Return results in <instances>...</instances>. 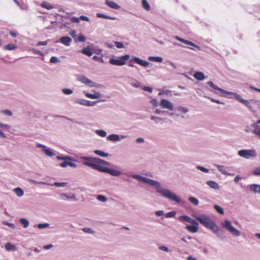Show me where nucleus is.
<instances>
[{
    "label": "nucleus",
    "mask_w": 260,
    "mask_h": 260,
    "mask_svg": "<svg viewBox=\"0 0 260 260\" xmlns=\"http://www.w3.org/2000/svg\"><path fill=\"white\" fill-rule=\"evenodd\" d=\"M206 183L212 188H213L214 189H219L218 184L214 181L209 180V181H208L206 182Z\"/></svg>",
    "instance_id": "bb28decb"
},
{
    "label": "nucleus",
    "mask_w": 260,
    "mask_h": 260,
    "mask_svg": "<svg viewBox=\"0 0 260 260\" xmlns=\"http://www.w3.org/2000/svg\"><path fill=\"white\" fill-rule=\"evenodd\" d=\"M105 101H106V100H99L97 101H90L87 100L86 106H88V107L94 106L96 104V103H98L99 102H104Z\"/></svg>",
    "instance_id": "c85d7f7f"
},
{
    "label": "nucleus",
    "mask_w": 260,
    "mask_h": 260,
    "mask_svg": "<svg viewBox=\"0 0 260 260\" xmlns=\"http://www.w3.org/2000/svg\"><path fill=\"white\" fill-rule=\"evenodd\" d=\"M131 177L140 180L145 183H147L151 186L156 187V192L161 194L163 197L167 198L171 201L180 204L181 202L180 199L173 192L168 189L164 188L161 187V184L157 181L143 177L139 174H133Z\"/></svg>",
    "instance_id": "f257e3e1"
},
{
    "label": "nucleus",
    "mask_w": 260,
    "mask_h": 260,
    "mask_svg": "<svg viewBox=\"0 0 260 260\" xmlns=\"http://www.w3.org/2000/svg\"><path fill=\"white\" fill-rule=\"evenodd\" d=\"M68 161L69 160L64 161L60 163L59 166L62 168H66L68 166Z\"/></svg>",
    "instance_id": "774afa93"
},
{
    "label": "nucleus",
    "mask_w": 260,
    "mask_h": 260,
    "mask_svg": "<svg viewBox=\"0 0 260 260\" xmlns=\"http://www.w3.org/2000/svg\"><path fill=\"white\" fill-rule=\"evenodd\" d=\"M207 84L210 86V87L212 88H208L210 91L214 92L216 94L218 93V92H220L222 94L223 96L230 98V94L232 93L231 91H228L220 87H218L211 81H208L207 82Z\"/></svg>",
    "instance_id": "0eeeda50"
},
{
    "label": "nucleus",
    "mask_w": 260,
    "mask_h": 260,
    "mask_svg": "<svg viewBox=\"0 0 260 260\" xmlns=\"http://www.w3.org/2000/svg\"><path fill=\"white\" fill-rule=\"evenodd\" d=\"M81 159L84 160L83 162V164L84 165L101 172L102 166L98 165V158L88 156H82Z\"/></svg>",
    "instance_id": "20e7f679"
},
{
    "label": "nucleus",
    "mask_w": 260,
    "mask_h": 260,
    "mask_svg": "<svg viewBox=\"0 0 260 260\" xmlns=\"http://www.w3.org/2000/svg\"><path fill=\"white\" fill-rule=\"evenodd\" d=\"M231 93H232L230 94V98H231V95H233L234 96V97H235V98H236V99H237L239 102H240V103H242V104H243V102L246 100H245V99H243V98H242V96H241L240 94H238V93H236V92H231Z\"/></svg>",
    "instance_id": "cd10ccee"
},
{
    "label": "nucleus",
    "mask_w": 260,
    "mask_h": 260,
    "mask_svg": "<svg viewBox=\"0 0 260 260\" xmlns=\"http://www.w3.org/2000/svg\"><path fill=\"white\" fill-rule=\"evenodd\" d=\"M178 219L190 223V224H187L185 226V229L190 233H195L198 231L199 223L188 215L180 216Z\"/></svg>",
    "instance_id": "f03ea898"
},
{
    "label": "nucleus",
    "mask_w": 260,
    "mask_h": 260,
    "mask_svg": "<svg viewBox=\"0 0 260 260\" xmlns=\"http://www.w3.org/2000/svg\"><path fill=\"white\" fill-rule=\"evenodd\" d=\"M253 174L255 175H260V167H257L253 171Z\"/></svg>",
    "instance_id": "69168bd1"
},
{
    "label": "nucleus",
    "mask_w": 260,
    "mask_h": 260,
    "mask_svg": "<svg viewBox=\"0 0 260 260\" xmlns=\"http://www.w3.org/2000/svg\"><path fill=\"white\" fill-rule=\"evenodd\" d=\"M259 102L258 101H256V100H245L244 102H243V104L246 106L250 111H252V112H254V108H253V105H256L257 104V103H258Z\"/></svg>",
    "instance_id": "2eb2a0df"
},
{
    "label": "nucleus",
    "mask_w": 260,
    "mask_h": 260,
    "mask_svg": "<svg viewBox=\"0 0 260 260\" xmlns=\"http://www.w3.org/2000/svg\"><path fill=\"white\" fill-rule=\"evenodd\" d=\"M131 84L132 86H133V87H136V88H141V83L139 81H137V80H136L134 82H132L131 83Z\"/></svg>",
    "instance_id": "603ef678"
},
{
    "label": "nucleus",
    "mask_w": 260,
    "mask_h": 260,
    "mask_svg": "<svg viewBox=\"0 0 260 260\" xmlns=\"http://www.w3.org/2000/svg\"><path fill=\"white\" fill-rule=\"evenodd\" d=\"M49 226L48 223H39L37 225V226L40 229H45Z\"/></svg>",
    "instance_id": "3c124183"
},
{
    "label": "nucleus",
    "mask_w": 260,
    "mask_h": 260,
    "mask_svg": "<svg viewBox=\"0 0 260 260\" xmlns=\"http://www.w3.org/2000/svg\"><path fill=\"white\" fill-rule=\"evenodd\" d=\"M94 153L95 154L99 155L101 157H107L109 156L108 153H106V152H105L102 150H95L94 151Z\"/></svg>",
    "instance_id": "c9c22d12"
},
{
    "label": "nucleus",
    "mask_w": 260,
    "mask_h": 260,
    "mask_svg": "<svg viewBox=\"0 0 260 260\" xmlns=\"http://www.w3.org/2000/svg\"><path fill=\"white\" fill-rule=\"evenodd\" d=\"M96 16L98 18H102L107 19H110V20H116V18L115 17L110 16L107 15L103 14V13H96Z\"/></svg>",
    "instance_id": "a878e982"
},
{
    "label": "nucleus",
    "mask_w": 260,
    "mask_h": 260,
    "mask_svg": "<svg viewBox=\"0 0 260 260\" xmlns=\"http://www.w3.org/2000/svg\"><path fill=\"white\" fill-rule=\"evenodd\" d=\"M148 60L150 61L161 62L163 60V59L161 57L159 56H149L148 57Z\"/></svg>",
    "instance_id": "7c9ffc66"
},
{
    "label": "nucleus",
    "mask_w": 260,
    "mask_h": 260,
    "mask_svg": "<svg viewBox=\"0 0 260 260\" xmlns=\"http://www.w3.org/2000/svg\"><path fill=\"white\" fill-rule=\"evenodd\" d=\"M101 172L108 173L113 176L117 177L119 176L121 173L118 170H116L113 169L109 168L102 166L101 170Z\"/></svg>",
    "instance_id": "f8f14e48"
},
{
    "label": "nucleus",
    "mask_w": 260,
    "mask_h": 260,
    "mask_svg": "<svg viewBox=\"0 0 260 260\" xmlns=\"http://www.w3.org/2000/svg\"><path fill=\"white\" fill-rule=\"evenodd\" d=\"M3 224L4 225H7L10 228H12L13 229L15 228V225H14V224H13L12 223H10L7 221H3Z\"/></svg>",
    "instance_id": "bf43d9fd"
},
{
    "label": "nucleus",
    "mask_w": 260,
    "mask_h": 260,
    "mask_svg": "<svg viewBox=\"0 0 260 260\" xmlns=\"http://www.w3.org/2000/svg\"><path fill=\"white\" fill-rule=\"evenodd\" d=\"M77 79L78 81L81 82V83H82L86 85L88 84V82L89 80V79H88L87 78H86V77H85L84 76H79L77 77Z\"/></svg>",
    "instance_id": "c756f323"
},
{
    "label": "nucleus",
    "mask_w": 260,
    "mask_h": 260,
    "mask_svg": "<svg viewBox=\"0 0 260 260\" xmlns=\"http://www.w3.org/2000/svg\"><path fill=\"white\" fill-rule=\"evenodd\" d=\"M143 89L144 91H148L150 93H151L152 92V88L151 87H149V86H144L143 88Z\"/></svg>",
    "instance_id": "0e129e2a"
},
{
    "label": "nucleus",
    "mask_w": 260,
    "mask_h": 260,
    "mask_svg": "<svg viewBox=\"0 0 260 260\" xmlns=\"http://www.w3.org/2000/svg\"><path fill=\"white\" fill-rule=\"evenodd\" d=\"M81 53L84 55H87V56H91L93 54V52L91 49L90 46H87L86 47L83 48L81 51Z\"/></svg>",
    "instance_id": "a211bd4d"
},
{
    "label": "nucleus",
    "mask_w": 260,
    "mask_h": 260,
    "mask_svg": "<svg viewBox=\"0 0 260 260\" xmlns=\"http://www.w3.org/2000/svg\"><path fill=\"white\" fill-rule=\"evenodd\" d=\"M250 190L254 193L260 192V185L256 184H252L249 185Z\"/></svg>",
    "instance_id": "b1692460"
},
{
    "label": "nucleus",
    "mask_w": 260,
    "mask_h": 260,
    "mask_svg": "<svg viewBox=\"0 0 260 260\" xmlns=\"http://www.w3.org/2000/svg\"><path fill=\"white\" fill-rule=\"evenodd\" d=\"M17 46L13 43L8 44L4 47V50H15Z\"/></svg>",
    "instance_id": "473e14b6"
},
{
    "label": "nucleus",
    "mask_w": 260,
    "mask_h": 260,
    "mask_svg": "<svg viewBox=\"0 0 260 260\" xmlns=\"http://www.w3.org/2000/svg\"><path fill=\"white\" fill-rule=\"evenodd\" d=\"M70 26H71V23L70 22H65L63 24H62L61 25V26H60V28L61 29H63V28H70Z\"/></svg>",
    "instance_id": "052dcab7"
},
{
    "label": "nucleus",
    "mask_w": 260,
    "mask_h": 260,
    "mask_svg": "<svg viewBox=\"0 0 260 260\" xmlns=\"http://www.w3.org/2000/svg\"><path fill=\"white\" fill-rule=\"evenodd\" d=\"M19 221L23 225L24 228H26L29 225V221L25 218H20Z\"/></svg>",
    "instance_id": "4c0bfd02"
},
{
    "label": "nucleus",
    "mask_w": 260,
    "mask_h": 260,
    "mask_svg": "<svg viewBox=\"0 0 260 260\" xmlns=\"http://www.w3.org/2000/svg\"><path fill=\"white\" fill-rule=\"evenodd\" d=\"M67 184V183L66 182H55L53 184V185L56 187H65Z\"/></svg>",
    "instance_id": "de8ad7c7"
},
{
    "label": "nucleus",
    "mask_w": 260,
    "mask_h": 260,
    "mask_svg": "<svg viewBox=\"0 0 260 260\" xmlns=\"http://www.w3.org/2000/svg\"><path fill=\"white\" fill-rule=\"evenodd\" d=\"M86 100L82 99H77L74 101V103L78 104L82 106H86Z\"/></svg>",
    "instance_id": "e433bc0d"
},
{
    "label": "nucleus",
    "mask_w": 260,
    "mask_h": 260,
    "mask_svg": "<svg viewBox=\"0 0 260 260\" xmlns=\"http://www.w3.org/2000/svg\"><path fill=\"white\" fill-rule=\"evenodd\" d=\"M222 228L225 229L229 232L231 233L234 236L239 237L241 235V232L240 231L234 227L231 221L228 219H225L221 223Z\"/></svg>",
    "instance_id": "6e6552de"
},
{
    "label": "nucleus",
    "mask_w": 260,
    "mask_h": 260,
    "mask_svg": "<svg viewBox=\"0 0 260 260\" xmlns=\"http://www.w3.org/2000/svg\"><path fill=\"white\" fill-rule=\"evenodd\" d=\"M180 42H181L182 43H184L185 44L193 46V47H196V48H197L199 50H201V47L200 46L194 44V43H193V42H192L191 41L185 40V39H183L182 38H181Z\"/></svg>",
    "instance_id": "4be33fe9"
},
{
    "label": "nucleus",
    "mask_w": 260,
    "mask_h": 260,
    "mask_svg": "<svg viewBox=\"0 0 260 260\" xmlns=\"http://www.w3.org/2000/svg\"><path fill=\"white\" fill-rule=\"evenodd\" d=\"M176 213L175 211H170L165 214V216L166 218H171L175 216Z\"/></svg>",
    "instance_id": "49530a36"
},
{
    "label": "nucleus",
    "mask_w": 260,
    "mask_h": 260,
    "mask_svg": "<svg viewBox=\"0 0 260 260\" xmlns=\"http://www.w3.org/2000/svg\"><path fill=\"white\" fill-rule=\"evenodd\" d=\"M207 84L210 86V87L212 88H208L210 91L214 92L216 94L218 93V92H220L222 94L223 96L230 98V94L232 93L231 91H228L220 87H218L211 81H208L207 82Z\"/></svg>",
    "instance_id": "423d86ee"
},
{
    "label": "nucleus",
    "mask_w": 260,
    "mask_h": 260,
    "mask_svg": "<svg viewBox=\"0 0 260 260\" xmlns=\"http://www.w3.org/2000/svg\"><path fill=\"white\" fill-rule=\"evenodd\" d=\"M56 158L58 160H70L76 161L75 159H74L72 157L68 155H58L56 156Z\"/></svg>",
    "instance_id": "412c9836"
},
{
    "label": "nucleus",
    "mask_w": 260,
    "mask_h": 260,
    "mask_svg": "<svg viewBox=\"0 0 260 260\" xmlns=\"http://www.w3.org/2000/svg\"><path fill=\"white\" fill-rule=\"evenodd\" d=\"M61 197H65L66 198V199H68V200H76V197L73 196H68L67 193H62L61 194Z\"/></svg>",
    "instance_id": "4d7b16f0"
},
{
    "label": "nucleus",
    "mask_w": 260,
    "mask_h": 260,
    "mask_svg": "<svg viewBox=\"0 0 260 260\" xmlns=\"http://www.w3.org/2000/svg\"><path fill=\"white\" fill-rule=\"evenodd\" d=\"M127 137L125 135H118L117 134H111L107 136V139L112 142L119 141L121 139H124Z\"/></svg>",
    "instance_id": "4468645a"
},
{
    "label": "nucleus",
    "mask_w": 260,
    "mask_h": 260,
    "mask_svg": "<svg viewBox=\"0 0 260 260\" xmlns=\"http://www.w3.org/2000/svg\"><path fill=\"white\" fill-rule=\"evenodd\" d=\"M215 166L216 167L218 170L219 171H220L223 175H228V176L232 175V174L231 173L228 172L224 169V167L223 166L219 165H215ZM233 175V174H232V175Z\"/></svg>",
    "instance_id": "393cba45"
},
{
    "label": "nucleus",
    "mask_w": 260,
    "mask_h": 260,
    "mask_svg": "<svg viewBox=\"0 0 260 260\" xmlns=\"http://www.w3.org/2000/svg\"><path fill=\"white\" fill-rule=\"evenodd\" d=\"M83 231L86 233L93 234L95 233L94 231L91 228H84L83 229Z\"/></svg>",
    "instance_id": "8fccbe9b"
},
{
    "label": "nucleus",
    "mask_w": 260,
    "mask_h": 260,
    "mask_svg": "<svg viewBox=\"0 0 260 260\" xmlns=\"http://www.w3.org/2000/svg\"><path fill=\"white\" fill-rule=\"evenodd\" d=\"M193 77L199 81H203L205 79L204 74L202 72H196L193 75Z\"/></svg>",
    "instance_id": "aec40b11"
},
{
    "label": "nucleus",
    "mask_w": 260,
    "mask_h": 260,
    "mask_svg": "<svg viewBox=\"0 0 260 260\" xmlns=\"http://www.w3.org/2000/svg\"><path fill=\"white\" fill-rule=\"evenodd\" d=\"M40 6L41 7L47 10H51L53 8V7L47 2H43Z\"/></svg>",
    "instance_id": "f704fd0d"
},
{
    "label": "nucleus",
    "mask_w": 260,
    "mask_h": 260,
    "mask_svg": "<svg viewBox=\"0 0 260 260\" xmlns=\"http://www.w3.org/2000/svg\"><path fill=\"white\" fill-rule=\"evenodd\" d=\"M98 165L101 166V165H104V166H109L110 165V163L109 162H107L102 159L98 158Z\"/></svg>",
    "instance_id": "37998d69"
},
{
    "label": "nucleus",
    "mask_w": 260,
    "mask_h": 260,
    "mask_svg": "<svg viewBox=\"0 0 260 260\" xmlns=\"http://www.w3.org/2000/svg\"><path fill=\"white\" fill-rule=\"evenodd\" d=\"M61 91L66 95H70L73 93V90L70 88H63Z\"/></svg>",
    "instance_id": "a18cd8bd"
},
{
    "label": "nucleus",
    "mask_w": 260,
    "mask_h": 260,
    "mask_svg": "<svg viewBox=\"0 0 260 260\" xmlns=\"http://www.w3.org/2000/svg\"><path fill=\"white\" fill-rule=\"evenodd\" d=\"M214 208L216 210V211L220 214H224V210L222 208H221L220 206L217 205H214Z\"/></svg>",
    "instance_id": "c03bdc74"
},
{
    "label": "nucleus",
    "mask_w": 260,
    "mask_h": 260,
    "mask_svg": "<svg viewBox=\"0 0 260 260\" xmlns=\"http://www.w3.org/2000/svg\"><path fill=\"white\" fill-rule=\"evenodd\" d=\"M42 151L45 154L48 156L51 157L55 155V154L52 151V149L50 148L47 147L45 149H42Z\"/></svg>",
    "instance_id": "2f4dec72"
},
{
    "label": "nucleus",
    "mask_w": 260,
    "mask_h": 260,
    "mask_svg": "<svg viewBox=\"0 0 260 260\" xmlns=\"http://www.w3.org/2000/svg\"><path fill=\"white\" fill-rule=\"evenodd\" d=\"M188 201L194 205L197 206L199 204V200L195 197L190 196L188 198Z\"/></svg>",
    "instance_id": "58836bf2"
},
{
    "label": "nucleus",
    "mask_w": 260,
    "mask_h": 260,
    "mask_svg": "<svg viewBox=\"0 0 260 260\" xmlns=\"http://www.w3.org/2000/svg\"><path fill=\"white\" fill-rule=\"evenodd\" d=\"M210 230L220 239L223 240L225 238L224 232L216 223L213 226V228Z\"/></svg>",
    "instance_id": "ddd939ff"
},
{
    "label": "nucleus",
    "mask_w": 260,
    "mask_h": 260,
    "mask_svg": "<svg viewBox=\"0 0 260 260\" xmlns=\"http://www.w3.org/2000/svg\"><path fill=\"white\" fill-rule=\"evenodd\" d=\"M5 248L7 251H15L17 250L16 245L11 242H8L5 244Z\"/></svg>",
    "instance_id": "5701e85b"
},
{
    "label": "nucleus",
    "mask_w": 260,
    "mask_h": 260,
    "mask_svg": "<svg viewBox=\"0 0 260 260\" xmlns=\"http://www.w3.org/2000/svg\"><path fill=\"white\" fill-rule=\"evenodd\" d=\"M77 40L79 42H83L85 41V37L83 35H80L77 38Z\"/></svg>",
    "instance_id": "e2e57ef3"
},
{
    "label": "nucleus",
    "mask_w": 260,
    "mask_h": 260,
    "mask_svg": "<svg viewBox=\"0 0 260 260\" xmlns=\"http://www.w3.org/2000/svg\"><path fill=\"white\" fill-rule=\"evenodd\" d=\"M238 154L245 159H249L251 157H255L257 154L253 149H242L238 151Z\"/></svg>",
    "instance_id": "9d476101"
},
{
    "label": "nucleus",
    "mask_w": 260,
    "mask_h": 260,
    "mask_svg": "<svg viewBox=\"0 0 260 260\" xmlns=\"http://www.w3.org/2000/svg\"><path fill=\"white\" fill-rule=\"evenodd\" d=\"M207 84L210 86V87L212 88H208L210 91L214 92L216 94L218 93V92H220L222 94L223 96L230 98V94L232 93L231 91H228L220 87H218L211 81H208L207 82Z\"/></svg>",
    "instance_id": "39448f33"
},
{
    "label": "nucleus",
    "mask_w": 260,
    "mask_h": 260,
    "mask_svg": "<svg viewBox=\"0 0 260 260\" xmlns=\"http://www.w3.org/2000/svg\"><path fill=\"white\" fill-rule=\"evenodd\" d=\"M14 191L18 197H21L24 194L23 189L20 187H16L14 189Z\"/></svg>",
    "instance_id": "72a5a7b5"
},
{
    "label": "nucleus",
    "mask_w": 260,
    "mask_h": 260,
    "mask_svg": "<svg viewBox=\"0 0 260 260\" xmlns=\"http://www.w3.org/2000/svg\"><path fill=\"white\" fill-rule=\"evenodd\" d=\"M105 4L111 8L114 9L118 10L120 8V6L119 5L113 1L106 0Z\"/></svg>",
    "instance_id": "6ab92c4d"
},
{
    "label": "nucleus",
    "mask_w": 260,
    "mask_h": 260,
    "mask_svg": "<svg viewBox=\"0 0 260 260\" xmlns=\"http://www.w3.org/2000/svg\"><path fill=\"white\" fill-rule=\"evenodd\" d=\"M160 105L163 108H166L170 110H173V104L169 101L166 99H161L160 103Z\"/></svg>",
    "instance_id": "dca6fc26"
},
{
    "label": "nucleus",
    "mask_w": 260,
    "mask_h": 260,
    "mask_svg": "<svg viewBox=\"0 0 260 260\" xmlns=\"http://www.w3.org/2000/svg\"><path fill=\"white\" fill-rule=\"evenodd\" d=\"M114 44L116 47L118 49H121L124 47L123 43L121 42L115 41L114 42Z\"/></svg>",
    "instance_id": "6e6d98bb"
},
{
    "label": "nucleus",
    "mask_w": 260,
    "mask_h": 260,
    "mask_svg": "<svg viewBox=\"0 0 260 260\" xmlns=\"http://www.w3.org/2000/svg\"><path fill=\"white\" fill-rule=\"evenodd\" d=\"M94 93V99H98L101 97L102 94L99 91H95V90H92Z\"/></svg>",
    "instance_id": "680f3d73"
},
{
    "label": "nucleus",
    "mask_w": 260,
    "mask_h": 260,
    "mask_svg": "<svg viewBox=\"0 0 260 260\" xmlns=\"http://www.w3.org/2000/svg\"><path fill=\"white\" fill-rule=\"evenodd\" d=\"M150 119L154 121L155 123L156 124L159 123L161 121H162L164 119L162 118L155 116L153 115L150 116Z\"/></svg>",
    "instance_id": "79ce46f5"
},
{
    "label": "nucleus",
    "mask_w": 260,
    "mask_h": 260,
    "mask_svg": "<svg viewBox=\"0 0 260 260\" xmlns=\"http://www.w3.org/2000/svg\"><path fill=\"white\" fill-rule=\"evenodd\" d=\"M150 102L155 107H157L158 106V102L155 99H152Z\"/></svg>",
    "instance_id": "338daca9"
},
{
    "label": "nucleus",
    "mask_w": 260,
    "mask_h": 260,
    "mask_svg": "<svg viewBox=\"0 0 260 260\" xmlns=\"http://www.w3.org/2000/svg\"><path fill=\"white\" fill-rule=\"evenodd\" d=\"M1 112L7 116H10L12 115V112L9 110H3L1 111Z\"/></svg>",
    "instance_id": "13d9d810"
},
{
    "label": "nucleus",
    "mask_w": 260,
    "mask_h": 260,
    "mask_svg": "<svg viewBox=\"0 0 260 260\" xmlns=\"http://www.w3.org/2000/svg\"><path fill=\"white\" fill-rule=\"evenodd\" d=\"M195 219L198 220L202 225L208 229L213 228L215 222L207 214H202L199 215L194 216Z\"/></svg>",
    "instance_id": "7ed1b4c3"
},
{
    "label": "nucleus",
    "mask_w": 260,
    "mask_h": 260,
    "mask_svg": "<svg viewBox=\"0 0 260 260\" xmlns=\"http://www.w3.org/2000/svg\"><path fill=\"white\" fill-rule=\"evenodd\" d=\"M130 55L125 54L119 57L117 59L111 58L109 59V63L112 65L122 66L126 64V61L129 59Z\"/></svg>",
    "instance_id": "1a4fd4ad"
},
{
    "label": "nucleus",
    "mask_w": 260,
    "mask_h": 260,
    "mask_svg": "<svg viewBox=\"0 0 260 260\" xmlns=\"http://www.w3.org/2000/svg\"><path fill=\"white\" fill-rule=\"evenodd\" d=\"M197 168L200 171L204 173H208L209 172V170L208 169H207L203 166H197Z\"/></svg>",
    "instance_id": "5fc2aeb1"
},
{
    "label": "nucleus",
    "mask_w": 260,
    "mask_h": 260,
    "mask_svg": "<svg viewBox=\"0 0 260 260\" xmlns=\"http://www.w3.org/2000/svg\"><path fill=\"white\" fill-rule=\"evenodd\" d=\"M50 62L53 63H57L60 62L59 59L56 56H52L50 59Z\"/></svg>",
    "instance_id": "864d4df0"
},
{
    "label": "nucleus",
    "mask_w": 260,
    "mask_h": 260,
    "mask_svg": "<svg viewBox=\"0 0 260 260\" xmlns=\"http://www.w3.org/2000/svg\"><path fill=\"white\" fill-rule=\"evenodd\" d=\"M142 4L143 8L147 11H149L150 10V6L146 0H142Z\"/></svg>",
    "instance_id": "ea45409f"
},
{
    "label": "nucleus",
    "mask_w": 260,
    "mask_h": 260,
    "mask_svg": "<svg viewBox=\"0 0 260 260\" xmlns=\"http://www.w3.org/2000/svg\"><path fill=\"white\" fill-rule=\"evenodd\" d=\"M133 61H134L135 62L144 67H148L149 65V62L147 61L143 60L138 57H134L133 59L129 60V62L128 63V66L129 67H135L134 64L133 63Z\"/></svg>",
    "instance_id": "9b49d317"
},
{
    "label": "nucleus",
    "mask_w": 260,
    "mask_h": 260,
    "mask_svg": "<svg viewBox=\"0 0 260 260\" xmlns=\"http://www.w3.org/2000/svg\"><path fill=\"white\" fill-rule=\"evenodd\" d=\"M95 133L99 136L102 137H105L107 135V133L103 129H97L95 131Z\"/></svg>",
    "instance_id": "a19ab883"
},
{
    "label": "nucleus",
    "mask_w": 260,
    "mask_h": 260,
    "mask_svg": "<svg viewBox=\"0 0 260 260\" xmlns=\"http://www.w3.org/2000/svg\"><path fill=\"white\" fill-rule=\"evenodd\" d=\"M96 198L99 201L103 202H105L107 201L106 197L102 194L98 195Z\"/></svg>",
    "instance_id": "09e8293b"
},
{
    "label": "nucleus",
    "mask_w": 260,
    "mask_h": 260,
    "mask_svg": "<svg viewBox=\"0 0 260 260\" xmlns=\"http://www.w3.org/2000/svg\"><path fill=\"white\" fill-rule=\"evenodd\" d=\"M71 41L72 39L70 37L64 36L61 37L59 40L57 41L56 42H60L65 46H69L70 45Z\"/></svg>",
    "instance_id": "f3484780"
}]
</instances>
